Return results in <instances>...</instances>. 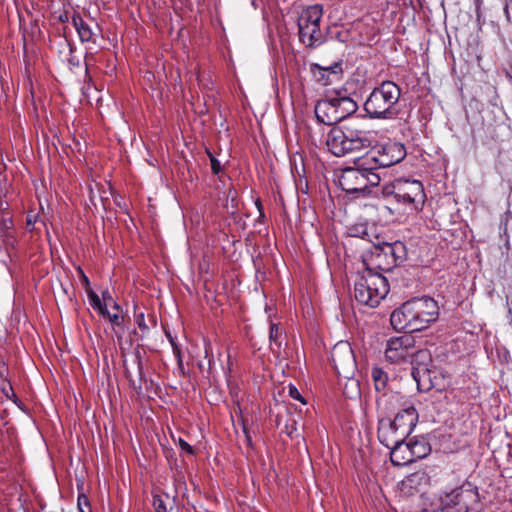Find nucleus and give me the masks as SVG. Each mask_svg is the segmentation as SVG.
I'll use <instances>...</instances> for the list:
<instances>
[{
    "label": "nucleus",
    "instance_id": "nucleus-1",
    "mask_svg": "<svg viewBox=\"0 0 512 512\" xmlns=\"http://www.w3.org/2000/svg\"><path fill=\"white\" fill-rule=\"evenodd\" d=\"M438 316L439 305L433 298L414 297L391 313L390 322L394 329L412 333L427 329Z\"/></svg>",
    "mask_w": 512,
    "mask_h": 512
},
{
    "label": "nucleus",
    "instance_id": "nucleus-2",
    "mask_svg": "<svg viewBox=\"0 0 512 512\" xmlns=\"http://www.w3.org/2000/svg\"><path fill=\"white\" fill-rule=\"evenodd\" d=\"M401 88L393 81H383L375 87L364 103L371 119H394L399 113Z\"/></svg>",
    "mask_w": 512,
    "mask_h": 512
},
{
    "label": "nucleus",
    "instance_id": "nucleus-3",
    "mask_svg": "<svg viewBox=\"0 0 512 512\" xmlns=\"http://www.w3.org/2000/svg\"><path fill=\"white\" fill-rule=\"evenodd\" d=\"M380 181V173L373 172L363 156L356 158L353 166L341 169L338 176L341 189L356 196L364 194L369 187L378 186Z\"/></svg>",
    "mask_w": 512,
    "mask_h": 512
},
{
    "label": "nucleus",
    "instance_id": "nucleus-4",
    "mask_svg": "<svg viewBox=\"0 0 512 512\" xmlns=\"http://www.w3.org/2000/svg\"><path fill=\"white\" fill-rule=\"evenodd\" d=\"M371 144L369 132L346 125L333 127L326 139L328 150L337 157L367 149Z\"/></svg>",
    "mask_w": 512,
    "mask_h": 512
},
{
    "label": "nucleus",
    "instance_id": "nucleus-5",
    "mask_svg": "<svg viewBox=\"0 0 512 512\" xmlns=\"http://www.w3.org/2000/svg\"><path fill=\"white\" fill-rule=\"evenodd\" d=\"M407 257V249L403 242H382L373 245L369 253L363 257V263L369 272H389L403 263Z\"/></svg>",
    "mask_w": 512,
    "mask_h": 512
},
{
    "label": "nucleus",
    "instance_id": "nucleus-6",
    "mask_svg": "<svg viewBox=\"0 0 512 512\" xmlns=\"http://www.w3.org/2000/svg\"><path fill=\"white\" fill-rule=\"evenodd\" d=\"M389 292L386 277L377 272L365 271L354 285L355 300L365 306L374 308Z\"/></svg>",
    "mask_w": 512,
    "mask_h": 512
},
{
    "label": "nucleus",
    "instance_id": "nucleus-7",
    "mask_svg": "<svg viewBox=\"0 0 512 512\" xmlns=\"http://www.w3.org/2000/svg\"><path fill=\"white\" fill-rule=\"evenodd\" d=\"M384 197H393L398 204L410 209H421L425 202L423 185L418 180L396 179L382 187Z\"/></svg>",
    "mask_w": 512,
    "mask_h": 512
},
{
    "label": "nucleus",
    "instance_id": "nucleus-8",
    "mask_svg": "<svg viewBox=\"0 0 512 512\" xmlns=\"http://www.w3.org/2000/svg\"><path fill=\"white\" fill-rule=\"evenodd\" d=\"M323 9L320 5H311L302 11L298 18L299 39L307 47L315 48L324 42L320 30Z\"/></svg>",
    "mask_w": 512,
    "mask_h": 512
},
{
    "label": "nucleus",
    "instance_id": "nucleus-9",
    "mask_svg": "<svg viewBox=\"0 0 512 512\" xmlns=\"http://www.w3.org/2000/svg\"><path fill=\"white\" fill-rule=\"evenodd\" d=\"M406 156L404 145L400 143H388L383 146L371 148L363 157L366 163L373 168V172L380 173L382 168L399 163Z\"/></svg>",
    "mask_w": 512,
    "mask_h": 512
},
{
    "label": "nucleus",
    "instance_id": "nucleus-10",
    "mask_svg": "<svg viewBox=\"0 0 512 512\" xmlns=\"http://www.w3.org/2000/svg\"><path fill=\"white\" fill-rule=\"evenodd\" d=\"M422 354H425V352L417 350L415 339L408 332L404 335L391 337L387 340L385 358L391 363H409L415 355Z\"/></svg>",
    "mask_w": 512,
    "mask_h": 512
},
{
    "label": "nucleus",
    "instance_id": "nucleus-11",
    "mask_svg": "<svg viewBox=\"0 0 512 512\" xmlns=\"http://www.w3.org/2000/svg\"><path fill=\"white\" fill-rule=\"evenodd\" d=\"M371 378L374 388L378 393L376 398L377 410L381 414L392 412L397 405H400L401 396L398 393L387 392L388 374L382 368L374 366L371 369Z\"/></svg>",
    "mask_w": 512,
    "mask_h": 512
},
{
    "label": "nucleus",
    "instance_id": "nucleus-12",
    "mask_svg": "<svg viewBox=\"0 0 512 512\" xmlns=\"http://www.w3.org/2000/svg\"><path fill=\"white\" fill-rule=\"evenodd\" d=\"M331 360L335 371L345 378H349L354 371L355 359L351 347L346 343L336 344L331 352Z\"/></svg>",
    "mask_w": 512,
    "mask_h": 512
},
{
    "label": "nucleus",
    "instance_id": "nucleus-13",
    "mask_svg": "<svg viewBox=\"0 0 512 512\" xmlns=\"http://www.w3.org/2000/svg\"><path fill=\"white\" fill-rule=\"evenodd\" d=\"M310 72L317 83L323 86L331 85L341 80L343 74L342 63L335 62L330 66H321L314 63L310 66Z\"/></svg>",
    "mask_w": 512,
    "mask_h": 512
},
{
    "label": "nucleus",
    "instance_id": "nucleus-14",
    "mask_svg": "<svg viewBox=\"0 0 512 512\" xmlns=\"http://www.w3.org/2000/svg\"><path fill=\"white\" fill-rule=\"evenodd\" d=\"M432 512H468L467 503L463 501V490L457 488L441 495Z\"/></svg>",
    "mask_w": 512,
    "mask_h": 512
},
{
    "label": "nucleus",
    "instance_id": "nucleus-15",
    "mask_svg": "<svg viewBox=\"0 0 512 512\" xmlns=\"http://www.w3.org/2000/svg\"><path fill=\"white\" fill-rule=\"evenodd\" d=\"M401 410L392 421L398 427L399 433L408 437L414 430L418 421V412L410 403L401 404Z\"/></svg>",
    "mask_w": 512,
    "mask_h": 512
},
{
    "label": "nucleus",
    "instance_id": "nucleus-16",
    "mask_svg": "<svg viewBox=\"0 0 512 512\" xmlns=\"http://www.w3.org/2000/svg\"><path fill=\"white\" fill-rule=\"evenodd\" d=\"M429 478L423 471H417L406 476L398 485L403 496L410 497L421 492L428 485Z\"/></svg>",
    "mask_w": 512,
    "mask_h": 512
},
{
    "label": "nucleus",
    "instance_id": "nucleus-17",
    "mask_svg": "<svg viewBox=\"0 0 512 512\" xmlns=\"http://www.w3.org/2000/svg\"><path fill=\"white\" fill-rule=\"evenodd\" d=\"M407 437L399 433L397 426L389 419H380L378 424V439L387 448L399 442H403Z\"/></svg>",
    "mask_w": 512,
    "mask_h": 512
},
{
    "label": "nucleus",
    "instance_id": "nucleus-18",
    "mask_svg": "<svg viewBox=\"0 0 512 512\" xmlns=\"http://www.w3.org/2000/svg\"><path fill=\"white\" fill-rule=\"evenodd\" d=\"M315 116L319 122L325 125H334L339 122L333 96L326 97L317 102Z\"/></svg>",
    "mask_w": 512,
    "mask_h": 512
},
{
    "label": "nucleus",
    "instance_id": "nucleus-19",
    "mask_svg": "<svg viewBox=\"0 0 512 512\" xmlns=\"http://www.w3.org/2000/svg\"><path fill=\"white\" fill-rule=\"evenodd\" d=\"M339 122L358 110V103L350 96L336 93L333 96Z\"/></svg>",
    "mask_w": 512,
    "mask_h": 512
},
{
    "label": "nucleus",
    "instance_id": "nucleus-20",
    "mask_svg": "<svg viewBox=\"0 0 512 512\" xmlns=\"http://www.w3.org/2000/svg\"><path fill=\"white\" fill-rule=\"evenodd\" d=\"M389 449L390 460L394 466H404L412 463L411 451L405 440L391 446Z\"/></svg>",
    "mask_w": 512,
    "mask_h": 512
},
{
    "label": "nucleus",
    "instance_id": "nucleus-21",
    "mask_svg": "<svg viewBox=\"0 0 512 512\" xmlns=\"http://www.w3.org/2000/svg\"><path fill=\"white\" fill-rule=\"evenodd\" d=\"M431 370L426 365H418L412 369V377L419 391H428L433 387Z\"/></svg>",
    "mask_w": 512,
    "mask_h": 512
},
{
    "label": "nucleus",
    "instance_id": "nucleus-22",
    "mask_svg": "<svg viewBox=\"0 0 512 512\" xmlns=\"http://www.w3.org/2000/svg\"><path fill=\"white\" fill-rule=\"evenodd\" d=\"M72 24L75 27L81 42H95L94 32L91 26L83 18L75 13L72 16Z\"/></svg>",
    "mask_w": 512,
    "mask_h": 512
},
{
    "label": "nucleus",
    "instance_id": "nucleus-23",
    "mask_svg": "<svg viewBox=\"0 0 512 512\" xmlns=\"http://www.w3.org/2000/svg\"><path fill=\"white\" fill-rule=\"evenodd\" d=\"M408 445L411 451L412 462L426 457L431 451L430 445L423 439L409 442Z\"/></svg>",
    "mask_w": 512,
    "mask_h": 512
},
{
    "label": "nucleus",
    "instance_id": "nucleus-24",
    "mask_svg": "<svg viewBox=\"0 0 512 512\" xmlns=\"http://www.w3.org/2000/svg\"><path fill=\"white\" fill-rule=\"evenodd\" d=\"M86 293L89 299V303L94 310L98 311L102 316L108 314L106 303L103 304L100 297L92 289H87Z\"/></svg>",
    "mask_w": 512,
    "mask_h": 512
},
{
    "label": "nucleus",
    "instance_id": "nucleus-25",
    "mask_svg": "<svg viewBox=\"0 0 512 512\" xmlns=\"http://www.w3.org/2000/svg\"><path fill=\"white\" fill-rule=\"evenodd\" d=\"M153 506L156 512H170L173 508L169 496L155 495L153 497Z\"/></svg>",
    "mask_w": 512,
    "mask_h": 512
},
{
    "label": "nucleus",
    "instance_id": "nucleus-26",
    "mask_svg": "<svg viewBox=\"0 0 512 512\" xmlns=\"http://www.w3.org/2000/svg\"><path fill=\"white\" fill-rule=\"evenodd\" d=\"M280 337H281V330L279 328V325L277 323H271L270 330H269V340H270L271 350L273 352H276L274 346L277 347L278 349H280V347H281V342L279 341Z\"/></svg>",
    "mask_w": 512,
    "mask_h": 512
},
{
    "label": "nucleus",
    "instance_id": "nucleus-27",
    "mask_svg": "<svg viewBox=\"0 0 512 512\" xmlns=\"http://www.w3.org/2000/svg\"><path fill=\"white\" fill-rule=\"evenodd\" d=\"M348 234L351 237H358L361 239L370 240L369 239L370 234L368 231V227L365 224H355V225L350 226L348 228Z\"/></svg>",
    "mask_w": 512,
    "mask_h": 512
},
{
    "label": "nucleus",
    "instance_id": "nucleus-28",
    "mask_svg": "<svg viewBox=\"0 0 512 512\" xmlns=\"http://www.w3.org/2000/svg\"><path fill=\"white\" fill-rule=\"evenodd\" d=\"M135 320H136L139 330L141 331L140 337L144 338L150 331V326L145 321L144 313L141 312V313L136 314Z\"/></svg>",
    "mask_w": 512,
    "mask_h": 512
},
{
    "label": "nucleus",
    "instance_id": "nucleus-29",
    "mask_svg": "<svg viewBox=\"0 0 512 512\" xmlns=\"http://www.w3.org/2000/svg\"><path fill=\"white\" fill-rule=\"evenodd\" d=\"M9 235L6 232L0 231V255L7 251Z\"/></svg>",
    "mask_w": 512,
    "mask_h": 512
},
{
    "label": "nucleus",
    "instance_id": "nucleus-30",
    "mask_svg": "<svg viewBox=\"0 0 512 512\" xmlns=\"http://www.w3.org/2000/svg\"><path fill=\"white\" fill-rule=\"evenodd\" d=\"M289 395H290L293 399H295V400H299V401H301L302 403H305V401H304V399H303L302 395L300 394V392L298 391V389H297L295 386H293V385H290V386H289Z\"/></svg>",
    "mask_w": 512,
    "mask_h": 512
},
{
    "label": "nucleus",
    "instance_id": "nucleus-31",
    "mask_svg": "<svg viewBox=\"0 0 512 512\" xmlns=\"http://www.w3.org/2000/svg\"><path fill=\"white\" fill-rule=\"evenodd\" d=\"M171 344L173 346V352L177 358V363H178V366L180 369H182V366H183V360H182V356H181V352H180V349L177 347V345L171 340Z\"/></svg>",
    "mask_w": 512,
    "mask_h": 512
},
{
    "label": "nucleus",
    "instance_id": "nucleus-32",
    "mask_svg": "<svg viewBox=\"0 0 512 512\" xmlns=\"http://www.w3.org/2000/svg\"><path fill=\"white\" fill-rule=\"evenodd\" d=\"M78 272L80 274L82 284H83L85 290L87 291V289H91L90 281H89L88 277L85 275L84 271L80 267L78 268Z\"/></svg>",
    "mask_w": 512,
    "mask_h": 512
},
{
    "label": "nucleus",
    "instance_id": "nucleus-33",
    "mask_svg": "<svg viewBox=\"0 0 512 512\" xmlns=\"http://www.w3.org/2000/svg\"><path fill=\"white\" fill-rule=\"evenodd\" d=\"M211 169L214 174H218L221 170L220 162L214 157L211 158Z\"/></svg>",
    "mask_w": 512,
    "mask_h": 512
},
{
    "label": "nucleus",
    "instance_id": "nucleus-34",
    "mask_svg": "<svg viewBox=\"0 0 512 512\" xmlns=\"http://www.w3.org/2000/svg\"><path fill=\"white\" fill-rule=\"evenodd\" d=\"M9 390H10V392L12 393V396H13L12 401H13V402L17 405V407H19L22 411H25L24 404L22 403V401H20V400H19V398L17 397V395L14 393L12 386H9Z\"/></svg>",
    "mask_w": 512,
    "mask_h": 512
},
{
    "label": "nucleus",
    "instance_id": "nucleus-35",
    "mask_svg": "<svg viewBox=\"0 0 512 512\" xmlns=\"http://www.w3.org/2000/svg\"><path fill=\"white\" fill-rule=\"evenodd\" d=\"M296 431V427H295V421H293L291 424H286L285 425V433L289 436V437H293V434L294 432Z\"/></svg>",
    "mask_w": 512,
    "mask_h": 512
},
{
    "label": "nucleus",
    "instance_id": "nucleus-36",
    "mask_svg": "<svg viewBox=\"0 0 512 512\" xmlns=\"http://www.w3.org/2000/svg\"><path fill=\"white\" fill-rule=\"evenodd\" d=\"M179 445H180L181 449L186 451L187 453H189V454H193L194 453V449L192 448V446L189 445L184 440L180 439Z\"/></svg>",
    "mask_w": 512,
    "mask_h": 512
},
{
    "label": "nucleus",
    "instance_id": "nucleus-37",
    "mask_svg": "<svg viewBox=\"0 0 512 512\" xmlns=\"http://www.w3.org/2000/svg\"><path fill=\"white\" fill-rule=\"evenodd\" d=\"M105 316H107L109 318L111 323H113L115 325L121 324V317L118 314H110L108 312V314H106Z\"/></svg>",
    "mask_w": 512,
    "mask_h": 512
},
{
    "label": "nucleus",
    "instance_id": "nucleus-38",
    "mask_svg": "<svg viewBox=\"0 0 512 512\" xmlns=\"http://www.w3.org/2000/svg\"><path fill=\"white\" fill-rule=\"evenodd\" d=\"M134 361L136 362L137 364V367H138V371H139V375H140V378L142 377L143 373H142V360H141V356L139 354V352H137L134 356Z\"/></svg>",
    "mask_w": 512,
    "mask_h": 512
},
{
    "label": "nucleus",
    "instance_id": "nucleus-39",
    "mask_svg": "<svg viewBox=\"0 0 512 512\" xmlns=\"http://www.w3.org/2000/svg\"><path fill=\"white\" fill-rule=\"evenodd\" d=\"M82 500L85 502L86 506L88 507V511L90 512L89 505H88V502H87V498L85 496H80L78 498V508H79V511L80 512H85V510L82 507Z\"/></svg>",
    "mask_w": 512,
    "mask_h": 512
},
{
    "label": "nucleus",
    "instance_id": "nucleus-40",
    "mask_svg": "<svg viewBox=\"0 0 512 512\" xmlns=\"http://www.w3.org/2000/svg\"><path fill=\"white\" fill-rule=\"evenodd\" d=\"M38 221V216L37 215H28L27 216V225L29 227H32L36 222ZM33 228H31L32 230Z\"/></svg>",
    "mask_w": 512,
    "mask_h": 512
},
{
    "label": "nucleus",
    "instance_id": "nucleus-41",
    "mask_svg": "<svg viewBox=\"0 0 512 512\" xmlns=\"http://www.w3.org/2000/svg\"><path fill=\"white\" fill-rule=\"evenodd\" d=\"M8 386H11V385H10V384H8ZM2 390H3V392H4V394H5V396H6V398H7V399H10V400H12V399H13V396H12V393L10 392V390H9V387H7V388H6V387H3V389H2Z\"/></svg>",
    "mask_w": 512,
    "mask_h": 512
},
{
    "label": "nucleus",
    "instance_id": "nucleus-42",
    "mask_svg": "<svg viewBox=\"0 0 512 512\" xmlns=\"http://www.w3.org/2000/svg\"><path fill=\"white\" fill-rule=\"evenodd\" d=\"M102 298H103L104 302L112 301V297H111L109 291H107V290L102 292Z\"/></svg>",
    "mask_w": 512,
    "mask_h": 512
},
{
    "label": "nucleus",
    "instance_id": "nucleus-43",
    "mask_svg": "<svg viewBox=\"0 0 512 512\" xmlns=\"http://www.w3.org/2000/svg\"><path fill=\"white\" fill-rule=\"evenodd\" d=\"M59 20H60L61 22H68V21H69L68 14H67L66 12H65V13H63V14H61V15L59 16Z\"/></svg>",
    "mask_w": 512,
    "mask_h": 512
},
{
    "label": "nucleus",
    "instance_id": "nucleus-44",
    "mask_svg": "<svg viewBox=\"0 0 512 512\" xmlns=\"http://www.w3.org/2000/svg\"><path fill=\"white\" fill-rule=\"evenodd\" d=\"M243 432L245 434V437H246L248 443H250L251 442V437H250V435H249V433L247 431V428H246L245 424H243Z\"/></svg>",
    "mask_w": 512,
    "mask_h": 512
},
{
    "label": "nucleus",
    "instance_id": "nucleus-45",
    "mask_svg": "<svg viewBox=\"0 0 512 512\" xmlns=\"http://www.w3.org/2000/svg\"><path fill=\"white\" fill-rule=\"evenodd\" d=\"M255 204H256V206H257V208H258L259 212H260V216H263V212H262V210H261L262 206H261L260 201H259V200H257Z\"/></svg>",
    "mask_w": 512,
    "mask_h": 512
},
{
    "label": "nucleus",
    "instance_id": "nucleus-46",
    "mask_svg": "<svg viewBox=\"0 0 512 512\" xmlns=\"http://www.w3.org/2000/svg\"><path fill=\"white\" fill-rule=\"evenodd\" d=\"M149 321H150V323H151L153 326H155V325H156V321H155V318H154L153 316L150 318V320H149Z\"/></svg>",
    "mask_w": 512,
    "mask_h": 512
},
{
    "label": "nucleus",
    "instance_id": "nucleus-47",
    "mask_svg": "<svg viewBox=\"0 0 512 512\" xmlns=\"http://www.w3.org/2000/svg\"><path fill=\"white\" fill-rule=\"evenodd\" d=\"M113 307L114 309H119V305L117 303H114Z\"/></svg>",
    "mask_w": 512,
    "mask_h": 512
}]
</instances>
